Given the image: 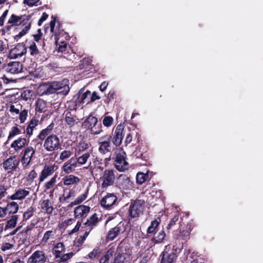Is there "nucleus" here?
Instances as JSON below:
<instances>
[{
    "label": "nucleus",
    "mask_w": 263,
    "mask_h": 263,
    "mask_svg": "<svg viewBox=\"0 0 263 263\" xmlns=\"http://www.w3.org/2000/svg\"><path fill=\"white\" fill-rule=\"evenodd\" d=\"M72 155V152L69 150H64L62 151L60 155V159L61 161H64L69 157Z\"/></svg>",
    "instance_id": "obj_52"
},
{
    "label": "nucleus",
    "mask_w": 263,
    "mask_h": 263,
    "mask_svg": "<svg viewBox=\"0 0 263 263\" xmlns=\"http://www.w3.org/2000/svg\"><path fill=\"white\" fill-rule=\"evenodd\" d=\"M113 122V118L110 116H105L103 120V124L105 126L109 127Z\"/></svg>",
    "instance_id": "obj_55"
},
{
    "label": "nucleus",
    "mask_w": 263,
    "mask_h": 263,
    "mask_svg": "<svg viewBox=\"0 0 263 263\" xmlns=\"http://www.w3.org/2000/svg\"><path fill=\"white\" fill-rule=\"evenodd\" d=\"M193 228V227L191 224H188L186 226L185 229L180 230L179 237L182 239H185L190 236V233Z\"/></svg>",
    "instance_id": "obj_33"
},
{
    "label": "nucleus",
    "mask_w": 263,
    "mask_h": 263,
    "mask_svg": "<svg viewBox=\"0 0 263 263\" xmlns=\"http://www.w3.org/2000/svg\"><path fill=\"white\" fill-rule=\"evenodd\" d=\"M86 122L89 124V127L91 128V127H95L97 125L98 119L96 117L89 116L87 118Z\"/></svg>",
    "instance_id": "obj_50"
},
{
    "label": "nucleus",
    "mask_w": 263,
    "mask_h": 263,
    "mask_svg": "<svg viewBox=\"0 0 263 263\" xmlns=\"http://www.w3.org/2000/svg\"><path fill=\"white\" fill-rule=\"evenodd\" d=\"M98 151L102 155H109L114 151L115 147L111 142V136L110 135H105L98 139Z\"/></svg>",
    "instance_id": "obj_6"
},
{
    "label": "nucleus",
    "mask_w": 263,
    "mask_h": 263,
    "mask_svg": "<svg viewBox=\"0 0 263 263\" xmlns=\"http://www.w3.org/2000/svg\"><path fill=\"white\" fill-rule=\"evenodd\" d=\"M40 205L41 209L47 214H51L52 213L53 208L49 199L43 200L41 202Z\"/></svg>",
    "instance_id": "obj_26"
},
{
    "label": "nucleus",
    "mask_w": 263,
    "mask_h": 263,
    "mask_svg": "<svg viewBox=\"0 0 263 263\" xmlns=\"http://www.w3.org/2000/svg\"><path fill=\"white\" fill-rule=\"evenodd\" d=\"M99 221V220L97 215L95 213L87 220V221L85 223V224L91 227H93L97 226Z\"/></svg>",
    "instance_id": "obj_36"
},
{
    "label": "nucleus",
    "mask_w": 263,
    "mask_h": 263,
    "mask_svg": "<svg viewBox=\"0 0 263 263\" xmlns=\"http://www.w3.org/2000/svg\"><path fill=\"white\" fill-rule=\"evenodd\" d=\"M77 167L78 165L76 159L71 158L64 163L62 167V170L65 173L68 174L74 172Z\"/></svg>",
    "instance_id": "obj_16"
},
{
    "label": "nucleus",
    "mask_w": 263,
    "mask_h": 263,
    "mask_svg": "<svg viewBox=\"0 0 263 263\" xmlns=\"http://www.w3.org/2000/svg\"><path fill=\"white\" fill-rule=\"evenodd\" d=\"M39 123V120L35 117H33L30 121L28 123V125L26 129V136L30 138L33 133V130L35 127H36Z\"/></svg>",
    "instance_id": "obj_22"
},
{
    "label": "nucleus",
    "mask_w": 263,
    "mask_h": 263,
    "mask_svg": "<svg viewBox=\"0 0 263 263\" xmlns=\"http://www.w3.org/2000/svg\"><path fill=\"white\" fill-rule=\"evenodd\" d=\"M55 234V231L49 230L46 231L42 239V242L46 243L50 238H53Z\"/></svg>",
    "instance_id": "obj_48"
},
{
    "label": "nucleus",
    "mask_w": 263,
    "mask_h": 263,
    "mask_svg": "<svg viewBox=\"0 0 263 263\" xmlns=\"http://www.w3.org/2000/svg\"><path fill=\"white\" fill-rule=\"evenodd\" d=\"M9 110L11 114L13 115H18L20 113V110L22 109V105L20 104L16 105L10 104L9 106Z\"/></svg>",
    "instance_id": "obj_43"
},
{
    "label": "nucleus",
    "mask_w": 263,
    "mask_h": 263,
    "mask_svg": "<svg viewBox=\"0 0 263 263\" xmlns=\"http://www.w3.org/2000/svg\"><path fill=\"white\" fill-rule=\"evenodd\" d=\"M178 220V216L175 215L171 220L170 223L167 226L166 228L167 229H170L171 227L176 224V222Z\"/></svg>",
    "instance_id": "obj_61"
},
{
    "label": "nucleus",
    "mask_w": 263,
    "mask_h": 263,
    "mask_svg": "<svg viewBox=\"0 0 263 263\" xmlns=\"http://www.w3.org/2000/svg\"><path fill=\"white\" fill-rule=\"evenodd\" d=\"M117 197L114 193H108L100 201L101 206L106 209H109L117 202Z\"/></svg>",
    "instance_id": "obj_13"
},
{
    "label": "nucleus",
    "mask_w": 263,
    "mask_h": 263,
    "mask_svg": "<svg viewBox=\"0 0 263 263\" xmlns=\"http://www.w3.org/2000/svg\"><path fill=\"white\" fill-rule=\"evenodd\" d=\"M26 144V138L20 137L11 143L10 147L14 149L15 152H18L24 148Z\"/></svg>",
    "instance_id": "obj_18"
},
{
    "label": "nucleus",
    "mask_w": 263,
    "mask_h": 263,
    "mask_svg": "<svg viewBox=\"0 0 263 263\" xmlns=\"http://www.w3.org/2000/svg\"><path fill=\"white\" fill-rule=\"evenodd\" d=\"M34 212V208L32 206H29L24 213L23 220L26 221L30 219L33 215Z\"/></svg>",
    "instance_id": "obj_41"
},
{
    "label": "nucleus",
    "mask_w": 263,
    "mask_h": 263,
    "mask_svg": "<svg viewBox=\"0 0 263 263\" xmlns=\"http://www.w3.org/2000/svg\"><path fill=\"white\" fill-rule=\"evenodd\" d=\"M114 255V251L112 249L108 250L100 259V263H110Z\"/></svg>",
    "instance_id": "obj_32"
},
{
    "label": "nucleus",
    "mask_w": 263,
    "mask_h": 263,
    "mask_svg": "<svg viewBox=\"0 0 263 263\" xmlns=\"http://www.w3.org/2000/svg\"><path fill=\"white\" fill-rule=\"evenodd\" d=\"M18 219V216L13 215L11 216L10 219L7 221V224L5 226V229H10L14 228L17 223Z\"/></svg>",
    "instance_id": "obj_38"
},
{
    "label": "nucleus",
    "mask_w": 263,
    "mask_h": 263,
    "mask_svg": "<svg viewBox=\"0 0 263 263\" xmlns=\"http://www.w3.org/2000/svg\"><path fill=\"white\" fill-rule=\"evenodd\" d=\"M65 251V246L62 242L57 243L53 249V254L54 255L55 258L58 260L60 257H62Z\"/></svg>",
    "instance_id": "obj_25"
},
{
    "label": "nucleus",
    "mask_w": 263,
    "mask_h": 263,
    "mask_svg": "<svg viewBox=\"0 0 263 263\" xmlns=\"http://www.w3.org/2000/svg\"><path fill=\"white\" fill-rule=\"evenodd\" d=\"M45 92L46 94H52L57 92L63 96H66L70 90L69 80L64 79L61 81H54L45 86Z\"/></svg>",
    "instance_id": "obj_3"
},
{
    "label": "nucleus",
    "mask_w": 263,
    "mask_h": 263,
    "mask_svg": "<svg viewBox=\"0 0 263 263\" xmlns=\"http://www.w3.org/2000/svg\"><path fill=\"white\" fill-rule=\"evenodd\" d=\"M22 133L21 128L17 126H13L11 128L8 136V140H10L14 138L15 136L20 135Z\"/></svg>",
    "instance_id": "obj_37"
},
{
    "label": "nucleus",
    "mask_w": 263,
    "mask_h": 263,
    "mask_svg": "<svg viewBox=\"0 0 263 263\" xmlns=\"http://www.w3.org/2000/svg\"><path fill=\"white\" fill-rule=\"evenodd\" d=\"M23 3L29 7L37 6L41 4L40 0H24Z\"/></svg>",
    "instance_id": "obj_54"
},
{
    "label": "nucleus",
    "mask_w": 263,
    "mask_h": 263,
    "mask_svg": "<svg viewBox=\"0 0 263 263\" xmlns=\"http://www.w3.org/2000/svg\"><path fill=\"white\" fill-rule=\"evenodd\" d=\"M47 260V256L43 251H35L28 258V262L30 263H45Z\"/></svg>",
    "instance_id": "obj_15"
},
{
    "label": "nucleus",
    "mask_w": 263,
    "mask_h": 263,
    "mask_svg": "<svg viewBox=\"0 0 263 263\" xmlns=\"http://www.w3.org/2000/svg\"><path fill=\"white\" fill-rule=\"evenodd\" d=\"M46 107V103L42 100H39L36 102L35 111L39 112H44Z\"/></svg>",
    "instance_id": "obj_45"
},
{
    "label": "nucleus",
    "mask_w": 263,
    "mask_h": 263,
    "mask_svg": "<svg viewBox=\"0 0 263 263\" xmlns=\"http://www.w3.org/2000/svg\"><path fill=\"white\" fill-rule=\"evenodd\" d=\"M87 197V193L85 192L78 196L74 201H72L70 203L71 206L76 205L83 202Z\"/></svg>",
    "instance_id": "obj_40"
},
{
    "label": "nucleus",
    "mask_w": 263,
    "mask_h": 263,
    "mask_svg": "<svg viewBox=\"0 0 263 263\" xmlns=\"http://www.w3.org/2000/svg\"><path fill=\"white\" fill-rule=\"evenodd\" d=\"M63 180L64 185H69L78 183L80 181V179L77 176L70 175L63 178Z\"/></svg>",
    "instance_id": "obj_30"
},
{
    "label": "nucleus",
    "mask_w": 263,
    "mask_h": 263,
    "mask_svg": "<svg viewBox=\"0 0 263 263\" xmlns=\"http://www.w3.org/2000/svg\"><path fill=\"white\" fill-rule=\"evenodd\" d=\"M90 208L85 205H80L77 206L74 210L76 218L86 217L90 212Z\"/></svg>",
    "instance_id": "obj_20"
},
{
    "label": "nucleus",
    "mask_w": 263,
    "mask_h": 263,
    "mask_svg": "<svg viewBox=\"0 0 263 263\" xmlns=\"http://www.w3.org/2000/svg\"><path fill=\"white\" fill-rule=\"evenodd\" d=\"M31 187L26 189L18 188L15 190L14 193L10 196L8 198L11 200H23L29 195Z\"/></svg>",
    "instance_id": "obj_12"
},
{
    "label": "nucleus",
    "mask_w": 263,
    "mask_h": 263,
    "mask_svg": "<svg viewBox=\"0 0 263 263\" xmlns=\"http://www.w3.org/2000/svg\"><path fill=\"white\" fill-rule=\"evenodd\" d=\"M20 161L21 162L23 168L27 169L28 168L29 165L30 164L31 160L22 157Z\"/></svg>",
    "instance_id": "obj_59"
},
{
    "label": "nucleus",
    "mask_w": 263,
    "mask_h": 263,
    "mask_svg": "<svg viewBox=\"0 0 263 263\" xmlns=\"http://www.w3.org/2000/svg\"><path fill=\"white\" fill-rule=\"evenodd\" d=\"M31 23L32 21L30 15H17L12 14L8 18L7 25L5 26L4 29L8 31L14 26L22 27L21 31L16 35V37L21 38L28 32Z\"/></svg>",
    "instance_id": "obj_2"
},
{
    "label": "nucleus",
    "mask_w": 263,
    "mask_h": 263,
    "mask_svg": "<svg viewBox=\"0 0 263 263\" xmlns=\"http://www.w3.org/2000/svg\"><path fill=\"white\" fill-rule=\"evenodd\" d=\"M75 194L74 191L69 190L68 192H65L64 194V199L66 200L70 199L71 197H74Z\"/></svg>",
    "instance_id": "obj_60"
},
{
    "label": "nucleus",
    "mask_w": 263,
    "mask_h": 263,
    "mask_svg": "<svg viewBox=\"0 0 263 263\" xmlns=\"http://www.w3.org/2000/svg\"><path fill=\"white\" fill-rule=\"evenodd\" d=\"M125 153H119L116 156L115 165L120 172H124L128 168V163L125 160Z\"/></svg>",
    "instance_id": "obj_14"
},
{
    "label": "nucleus",
    "mask_w": 263,
    "mask_h": 263,
    "mask_svg": "<svg viewBox=\"0 0 263 263\" xmlns=\"http://www.w3.org/2000/svg\"><path fill=\"white\" fill-rule=\"evenodd\" d=\"M101 253L100 250L99 248H95L91 252L88 254V257L90 259H93L96 257Z\"/></svg>",
    "instance_id": "obj_58"
},
{
    "label": "nucleus",
    "mask_w": 263,
    "mask_h": 263,
    "mask_svg": "<svg viewBox=\"0 0 263 263\" xmlns=\"http://www.w3.org/2000/svg\"><path fill=\"white\" fill-rule=\"evenodd\" d=\"M89 147V144L84 141L80 142L77 147L76 155H80L81 154L87 149Z\"/></svg>",
    "instance_id": "obj_39"
},
{
    "label": "nucleus",
    "mask_w": 263,
    "mask_h": 263,
    "mask_svg": "<svg viewBox=\"0 0 263 263\" xmlns=\"http://www.w3.org/2000/svg\"><path fill=\"white\" fill-rule=\"evenodd\" d=\"M54 126L51 122L46 128L42 129L37 138L41 141H44L43 147L48 153H53L58 150L61 146L60 138L55 134H51Z\"/></svg>",
    "instance_id": "obj_1"
},
{
    "label": "nucleus",
    "mask_w": 263,
    "mask_h": 263,
    "mask_svg": "<svg viewBox=\"0 0 263 263\" xmlns=\"http://www.w3.org/2000/svg\"><path fill=\"white\" fill-rule=\"evenodd\" d=\"M3 69L11 74H18L22 71L23 65L17 61H13L3 65Z\"/></svg>",
    "instance_id": "obj_11"
},
{
    "label": "nucleus",
    "mask_w": 263,
    "mask_h": 263,
    "mask_svg": "<svg viewBox=\"0 0 263 263\" xmlns=\"http://www.w3.org/2000/svg\"><path fill=\"white\" fill-rule=\"evenodd\" d=\"M116 186L118 187L121 192L129 190L133 187V182L125 174L118 175L116 181Z\"/></svg>",
    "instance_id": "obj_9"
},
{
    "label": "nucleus",
    "mask_w": 263,
    "mask_h": 263,
    "mask_svg": "<svg viewBox=\"0 0 263 263\" xmlns=\"http://www.w3.org/2000/svg\"><path fill=\"white\" fill-rule=\"evenodd\" d=\"M166 236L164 230L160 231L153 238V241L155 243H159L163 241Z\"/></svg>",
    "instance_id": "obj_46"
},
{
    "label": "nucleus",
    "mask_w": 263,
    "mask_h": 263,
    "mask_svg": "<svg viewBox=\"0 0 263 263\" xmlns=\"http://www.w3.org/2000/svg\"><path fill=\"white\" fill-rule=\"evenodd\" d=\"M26 52L25 45L23 43H19L9 51L8 57L10 59H16L21 58Z\"/></svg>",
    "instance_id": "obj_10"
},
{
    "label": "nucleus",
    "mask_w": 263,
    "mask_h": 263,
    "mask_svg": "<svg viewBox=\"0 0 263 263\" xmlns=\"http://www.w3.org/2000/svg\"><path fill=\"white\" fill-rule=\"evenodd\" d=\"M48 17V15L46 13H45V12L43 13L41 18L39 19V20L38 21V23H37L38 25L41 26L42 24H43V23L47 20Z\"/></svg>",
    "instance_id": "obj_63"
},
{
    "label": "nucleus",
    "mask_w": 263,
    "mask_h": 263,
    "mask_svg": "<svg viewBox=\"0 0 263 263\" xmlns=\"http://www.w3.org/2000/svg\"><path fill=\"white\" fill-rule=\"evenodd\" d=\"M78 102L84 103L88 95H90V91L86 90L84 92V89H81L78 92Z\"/></svg>",
    "instance_id": "obj_34"
},
{
    "label": "nucleus",
    "mask_w": 263,
    "mask_h": 263,
    "mask_svg": "<svg viewBox=\"0 0 263 263\" xmlns=\"http://www.w3.org/2000/svg\"><path fill=\"white\" fill-rule=\"evenodd\" d=\"M34 43H36L37 45H40L41 44H42L41 41H44V40H42V36L40 34H34L33 35Z\"/></svg>",
    "instance_id": "obj_64"
},
{
    "label": "nucleus",
    "mask_w": 263,
    "mask_h": 263,
    "mask_svg": "<svg viewBox=\"0 0 263 263\" xmlns=\"http://www.w3.org/2000/svg\"><path fill=\"white\" fill-rule=\"evenodd\" d=\"M118 175L114 169L105 170L99 178L101 189L106 190L108 187L113 185L116 183Z\"/></svg>",
    "instance_id": "obj_5"
},
{
    "label": "nucleus",
    "mask_w": 263,
    "mask_h": 263,
    "mask_svg": "<svg viewBox=\"0 0 263 263\" xmlns=\"http://www.w3.org/2000/svg\"><path fill=\"white\" fill-rule=\"evenodd\" d=\"M123 130V127L121 124L118 125L115 129L113 138V144L116 146H119L122 143Z\"/></svg>",
    "instance_id": "obj_17"
},
{
    "label": "nucleus",
    "mask_w": 263,
    "mask_h": 263,
    "mask_svg": "<svg viewBox=\"0 0 263 263\" xmlns=\"http://www.w3.org/2000/svg\"><path fill=\"white\" fill-rule=\"evenodd\" d=\"M148 175L147 174L143 173H138L136 176V181L139 184L143 183L148 178Z\"/></svg>",
    "instance_id": "obj_42"
},
{
    "label": "nucleus",
    "mask_w": 263,
    "mask_h": 263,
    "mask_svg": "<svg viewBox=\"0 0 263 263\" xmlns=\"http://www.w3.org/2000/svg\"><path fill=\"white\" fill-rule=\"evenodd\" d=\"M55 165H45L42 171L39 180L40 182L44 181L48 177L51 175L54 171Z\"/></svg>",
    "instance_id": "obj_19"
},
{
    "label": "nucleus",
    "mask_w": 263,
    "mask_h": 263,
    "mask_svg": "<svg viewBox=\"0 0 263 263\" xmlns=\"http://www.w3.org/2000/svg\"><path fill=\"white\" fill-rule=\"evenodd\" d=\"M57 175H55L52 177L49 181L45 183L44 186L46 191L52 189L54 187V186L57 182Z\"/></svg>",
    "instance_id": "obj_44"
},
{
    "label": "nucleus",
    "mask_w": 263,
    "mask_h": 263,
    "mask_svg": "<svg viewBox=\"0 0 263 263\" xmlns=\"http://www.w3.org/2000/svg\"><path fill=\"white\" fill-rule=\"evenodd\" d=\"M141 212V205L139 202L136 201L130 204L129 209V213L132 218L139 217Z\"/></svg>",
    "instance_id": "obj_21"
},
{
    "label": "nucleus",
    "mask_w": 263,
    "mask_h": 263,
    "mask_svg": "<svg viewBox=\"0 0 263 263\" xmlns=\"http://www.w3.org/2000/svg\"><path fill=\"white\" fill-rule=\"evenodd\" d=\"M177 256L174 252L171 253H163L161 263H175Z\"/></svg>",
    "instance_id": "obj_28"
},
{
    "label": "nucleus",
    "mask_w": 263,
    "mask_h": 263,
    "mask_svg": "<svg viewBox=\"0 0 263 263\" xmlns=\"http://www.w3.org/2000/svg\"><path fill=\"white\" fill-rule=\"evenodd\" d=\"M74 255V253L73 252H70L66 254H64L62 255V257H60L58 261L59 262H66L70 258H71Z\"/></svg>",
    "instance_id": "obj_51"
},
{
    "label": "nucleus",
    "mask_w": 263,
    "mask_h": 263,
    "mask_svg": "<svg viewBox=\"0 0 263 263\" xmlns=\"http://www.w3.org/2000/svg\"><path fill=\"white\" fill-rule=\"evenodd\" d=\"M7 186L2 183H0V199L5 197L7 195Z\"/></svg>",
    "instance_id": "obj_56"
},
{
    "label": "nucleus",
    "mask_w": 263,
    "mask_h": 263,
    "mask_svg": "<svg viewBox=\"0 0 263 263\" xmlns=\"http://www.w3.org/2000/svg\"><path fill=\"white\" fill-rule=\"evenodd\" d=\"M102 126L101 124L97 125L95 127L90 128L91 133L93 135H98L102 132Z\"/></svg>",
    "instance_id": "obj_57"
},
{
    "label": "nucleus",
    "mask_w": 263,
    "mask_h": 263,
    "mask_svg": "<svg viewBox=\"0 0 263 263\" xmlns=\"http://www.w3.org/2000/svg\"><path fill=\"white\" fill-rule=\"evenodd\" d=\"M28 110L24 109L21 112L20 111L19 114V120L21 123H24L28 117Z\"/></svg>",
    "instance_id": "obj_53"
},
{
    "label": "nucleus",
    "mask_w": 263,
    "mask_h": 263,
    "mask_svg": "<svg viewBox=\"0 0 263 263\" xmlns=\"http://www.w3.org/2000/svg\"><path fill=\"white\" fill-rule=\"evenodd\" d=\"M129 259L128 255L123 252L121 253L120 250L118 249L112 263H129Z\"/></svg>",
    "instance_id": "obj_24"
},
{
    "label": "nucleus",
    "mask_w": 263,
    "mask_h": 263,
    "mask_svg": "<svg viewBox=\"0 0 263 263\" xmlns=\"http://www.w3.org/2000/svg\"><path fill=\"white\" fill-rule=\"evenodd\" d=\"M20 160L15 155L10 156L2 164L3 168L8 173H12L18 170Z\"/></svg>",
    "instance_id": "obj_8"
},
{
    "label": "nucleus",
    "mask_w": 263,
    "mask_h": 263,
    "mask_svg": "<svg viewBox=\"0 0 263 263\" xmlns=\"http://www.w3.org/2000/svg\"><path fill=\"white\" fill-rule=\"evenodd\" d=\"M40 45L32 42L28 47V52L32 58L38 62H43L47 59V55L44 49L45 42L41 41Z\"/></svg>",
    "instance_id": "obj_4"
},
{
    "label": "nucleus",
    "mask_w": 263,
    "mask_h": 263,
    "mask_svg": "<svg viewBox=\"0 0 263 263\" xmlns=\"http://www.w3.org/2000/svg\"><path fill=\"white\" fill-rule=\"evenodd\" d=\"M90 157V153L89 152L85 153L81 156L78 157L76 159L77 164H79L81 165L85 164L89 158Z\"/></svg>",
    "instance_id": "obj_35"
},
{
    "label": "nucleus",
    "mask_w": 263,
    "mask_h": 263,
    "mask_svg": "<svg viewBox=\"0 0 263 263\" xmlns=\"http://www.w3.org/2000/svg\"><path fill=\"white\" fill-rule=\"evenodd\" d=\"M159 222L156 219L151 222L150 226L147 229V233L151 234L155 232L156 229L158 227Z\"/></svg>",
    "instance_id": "obj_49"
},
{
    "label": "nucleus",
    "mask_w": 263,
    "mask_h": 263,
    "mask_svg": "<svg viewBox=\"0 0 263 263\" xmlns=\"http://www.w3.org/2000/svg\"><path fill=\"white\" fill-rule=\"evenodd\" d=\"M89 232L86 231L83 236H80V237L78 238L77 241L79 244H82L86 238L88 236Z\"/></svg>",
    "instance_id": "obj_62"
},
{
    "label": "nucleus",
    "mask_w": 263,
    "mask_h": 263,
    "mask_svg": "<svg viewBox=\"0 0 263 263\" xmlns=\"http://www.w3.org/2000/svg\"><path fill=\"white\" fill-rule=\"evenodd\" d=\"M65 121L69 127H72L79 122V119L70 111L66 112Z\"/></svg>",
    "instance_id": "obj_27"
},
{
    "label": "nucleus",
    "mask_w": 263,
    "mask_h": 263,
    "mask_svg": "<svg viewBox=\"0 0 263 263\" xmlns=\"http://www.w3.org/2000/svg\"><path fill=\"white\" fill-rule=\"evenodd\" d=\"M124 229L122 228L119 224L114 228L111 229L107 233L106 238L108 240H113L117 236H118L121 232H123Z\"/></svg>",
    "instance_id": "obj_23"
},
{
    "label": "nucleus",
    "mask_w": 263,
    "mask_h": 263,
    "mask_svg": "<svg viewBox=\"0 0 263 263\" xmlns=\"http://www.w3.org/2000/svg\"><path fill=\"white\" fill-rule=\"evenodd\" d=\"M5 208L7 214H14L18 212L19 206L16 202L12 201L7 204Z\"/></svg>",
    "instance_id": "obj_29"
},
{
    "label": "nucleus",
    "mask_w": 263,
    "mask_h": 263,
    "mask_svg": "<svg viewBox=\"0 0 263 263\" xmlns=\"http://www.w3.org/2000/svg\"><path fill=\"white\" fill-rule=\"evenodd\" d=\"M55 25V18L52 16V20L50 22V30L52 33H54L55 43L57 46H58V52L63 53V56L67 59H70V55H73V53H71L69 55H67L68 51L66 52L67 50V44L66 41L60 40V37L57 33L54 31V27Z\"/></svg>",
    "instance_id": "obj_7"
},
{
    "label": "nucleus",
    "mask_w": 263,
    "mask_h": 263,
    "mask_svg": "<svg viewBox=\"0 0 263 263\" xmlns=\"http://www.w3.org/2000/svg\"><path fill=\"white\" fill-rule=\"evenodd\" d=\"M37 173L34 170H32L26 177V179L27 182V185H31L34 179L36 177Z\"/></svg>",
    "instance_id": "obj_47"
},
{
    "label": "nucleus",
    "mask_w": 263,
    "mask_h": 263,
    "mask_svg": "<svg viewBox=\"0 0 263 263\" xmlns=\"http://www.w3.org/2000/svg\"><path fill=\"white\" fill-rule=\"evenodd\" d=\"M35 153V151L32 146H27L22 152L23 156L22 157L32 160Z\"/></svg>",
    "instance_id": "obj_31"
}]
</instances>
